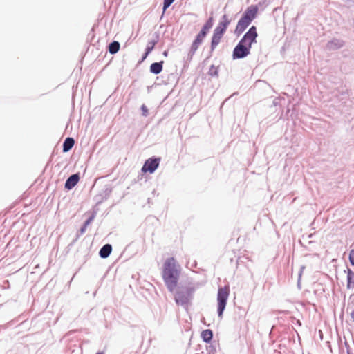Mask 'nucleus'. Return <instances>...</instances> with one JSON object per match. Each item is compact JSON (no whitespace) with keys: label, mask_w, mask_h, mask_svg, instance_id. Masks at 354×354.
<instances>
[{"label":"nucleus","mask_w":354,"mask_h":354,"mask_svg":"<svg viewBox=\"0 0 354 354\" xmlns=\"http://www.w3.org/2000/svg\"><path fill=\"white\" fill-rule=\"evenodd\" d=\"M180 274V267L174 257L166 259L162 268V279L170 292H173L178 286Z\"/></svg>","instance_id":"f257e3e1"},{"label":"nucleus","mask_w":354,"mask_h":354,"mask_svg":"<svg viewBox=\"0 0 354 354\" xmlns=\"http://www.w3.org/2000/svg\"><path fill=\"white\" fill-rule=\"evenodd\" d=\"M230 21L229 20L227 15H223V20L220 21L218 26L214 29L212 41H211V49L213 50L221 42V40L225 32L227 26H229Z\"/></svg>","instance_id":"f03ea898"},{"label":"nucleus","mask_w":354,"mask_h":354,"mask_svg":"<svg viewBox=\"0 0 354 354\" xmlns=\"http://www.w3.org/2000/svg\"><path fill=\"white\" fill-rule=\"evenodd\" d=\"M230 295V288L228 286L220 288L218 290L217 301H218V313L221 317L225 310L227 300Z\"/></svg>","instance_id":"7ed1b4c3"},{"label":"nucleus","mask_w":354,"mask_h":354,"mask_svg":"<svg viewBox=\"0 0 354 354\" xmlns=\"http://www.w3.org/2000/svg\"><path fill=\"white\" fill-rule=\"evenodd\" d=\"M250 48L245 45V43H242V41H240L238 45L234 49L233 58H243L250 54Z\"/></svg>","instance_id":"20e7f679"},{"label":"nucleus","mask_w":354,"mask_h":354,"mask_svg":"<svg viewBox=\"0 0 354 354\" xmlns=\"http://www.w3.org/2000/svg\"><path fill=\"white\" fill-rule=\"evenodd\" d=\"M257 32L255 26H252L248 31L244 35L243 38L241 39L242 43H245V45L251 48L252 44L256 42L257 37Z\"/></svg>","instance_id":"39448f33"},{"label":"nucleus","mask_w":354,"mask_h":354,"mask_svg":"<svg viewBox=\"0 0 354 354\" xmlns=\"http://www.w3.org/2000/svg\"><path fill=\"white\" fill-rule=\"evenodd\" d=\"M160 158H149L147 160L142 167V171L144 173H153L158 168L160 163Z\"/></svg>","instance_id":"423d86ee"},{"label":"nucleus","mask_w":354,"mask_h":354,"mask_svg":"<svg viewBox=\"0 0 354 354\" xmlns=\"http://www.w3.org/2000/svg\"><path fill=\"white\" fill-rule=\"evenodd\" d=\"M257 12V6L252 5L247 8L242 17L251 23L252 20L256 17Z\"/></svg>","instance_id":"0eeeda50"},{"label":"nucleus","mask_w":354,"mask_h":354,"mask_svg":"<svg viewBox=\"0 0 354 354\" xmlns=\"http://www.w3.org/2000/svg\"><path fill=\"white\" fill-rule=\"evenodd\" d=\"M189 293L178 291L176 293L175 301L178 305H185L189 303Z\"/></svg>","instance_id":"6e6552de"},{"label":"nucleus","mask_w":354,"mask_h":354,"mask_svg":"<svg viewBox=\"0 0 354 354\" xmlns=\"http://www.w3.org/2000/svg\"><path fill=\"white\" fill-rule=\"evenodd\" d=\"M251 23L246 19L241 17L236 26L235 28V33L237 35H240L241 33H243L245 30L247 28V27Z\"/></svg>","instance_id":"1a4fd4ad"},{"label":"nucleus","mask_w":354,"mask_h":354,"mask_svg":"<svg viewBox=\"0 0 354 354\" xmlns=\"http://www.w3.org/2000/svg\"><path fill=\"white\" fill-rule=\"evenodd\" d=\"M80 180V176L78 174L71 175L65 183V188L67 189H71L74 187Z\"/></svg>","instance_id":"9d476101"},{"label":"nucleus","mask_w":354,"mask_h":354,"mask_svg":"<svg viewBox=\"0 0 354 354\" xmlns=\"http://www.w3.org/2000/svg\"><path fill=\"white\" fill-rule=\"evenodd\" d=\"M112 250V247L109 244L104 245L100 250V255L102 258L108 257Z\"/></svg>","instance_id":"9b49d317"},{"label":"nucleus","mask_w":354,"mask_h":354,"mask_svg":"<svg viewBox=\"0 0 354 354\" xmlns=\"http://www.w3.org/2000/svg\"><path fill=\"white\" fill-rule=\"evenodd\" d=\"M163 62L153 63L150 66V71L154 74H159L162 70Z\"/></svg>","instance_id":"f8f14e48"},{"label":"nucleus","mask_w":354,"mask_h":354,"mask_svg":"<svg viewBox=\"0 0 354 354\" xmlns=\"http://www.w3.org/2000/svg\"><path fill=\"white\" fill-rule=\"evenodd\" d=\"M75 141L72 138H67L63 144V151H68L74 145Z\"/></svg>","instance_id":"ddd939ff"},{"label":"nucleus","mask_w":354,"mask_h":354,"mask_svg":"<svg viewBox=\"0 0 354 354\" xmlns=\"http://www.w3.org/2000/svg\"><path fill=\"white\" fill-rule=\"evenodd\" d=\"M213 337L212 331L209 329H206L201 333V337L205 342H209Z\"/></svg>","instance_id":"4468645a"},{"label":"nucleus","mask_w":354,"mask_h":354,"mask_svg":"<svg viewBox=\"0 0 354 354\" xmlns=\"http://www.w3.org/2000/svg\"><path fill=\"white\" fill-rule=\"evenodd\" d=\"M120 49V44L118 41H113L109 46V51L111 54L116 53Z\"/></svg>","instance_id":"2eb2a0df"},{"label":"nucleus","mask_w":354,"mask_h":354,"mask_svg":"<svg viewBox=\"0 0 354 354\" xmlns=\"http://www.w3.org/2000/svg\"><path fill=\"white\" fill-rule=\"evenodd\" d=\"M156 45V41H151L148 43L147 46L146 48V52L142 57V61L145 60L148 55L151 52Z\"/></svg>","instance_id":"dca6fc26"},{"label":"nucleus","mask_w":354,"mask_h":354,"mask_svg":"<svg viewBox=\"0 0 354 354\" xmlns=\"http://www.w3.org/2000/svg\"><path fill=\"white\" fill-rule=\"evenodd\" d=\"M212 18H210L208 21L203 26L202 30H201V32H205V35H207V31L212 28Z\"/></svg>","instance_id":"f3484780"},{"label":"nucleus","mask_w":354,"mask_h":354,"mask_svg":"<svg viewBox=\"0 0 354 354\" xmlns=\"http://www.w3.org/2000/svg\"><path fill=\"white\" fill-rule=\"evenodd\" d=\"M200 44H199L198 41H196L195 40L193 41L191 48H190V53H192V55H193L195 53V52L198 48V46H200Z\"/></svg>","instance_id":"a211bd4d"},{"label":"nucleus","mask_w":354,"mask_h":354,"mask_svg":"<svg viewBox=\"0 0 354 354\" xmlns=\"http://www.w3.org/2000/svg\"><path fill=\"white\" fill-rule=\"evenodd\" d=\"M206 35L205 32H199L196 39H194L195 41H198L199 44H201L203 39L205 37Z\"/></svg>","instance_id":"6ab92c4d"},{"label":"nucleus","mask_w":354,"mask_h":354,"mask_svg":"<svg viewBox=\"0 0 354 354\" xmlns=\"http://www.w3.org/2000/svg\"><path fill=\"white\" fill-rule=\"evenodd\" d=\"M174 1V0H164L163 12H165Z\"/></svg>","instance_id":"aec40b11"},{"label":"nucleus","mask_w":354,"mask_h":354,"mask_svg":"<svg viewBox=\"0 0 354 354\" xmlns=\"http://www.w3.org/2000/svg\"><path fill=\"white\" fill-rule=\"evenodd\" d=\"M349 261L352 266H354V249L351 250L350 252Z\"/></svg>","instance_id":"412c9836"},{"label":"nucleus","mask_w":354,"mask_h":354,"mask_svg":"<svg viewBox=\"0 0 354 354\" xmlns=\"http://www.w3.org/2000/svg\"><path fill=\"white\" fill-rule=\"evenodd\" d=\"M353 279H354V274L353 273V272L351 270H348V285L350 284V283L351 282V281Z\"/></svg>","instance_id":"4be33fe9"},{"label":"nucleus","mask_w":354,"mask_h":354,"mask_svg":"<svg viewBox=\"0 0 354 354\" xmlns=\"http://www.w3.org/2000/svg\"><path fill=\"white\" fill-rule=\"evenodd\" d=\"M142 110L143 111V115H147L148 109H147V108L145 105H142Z\"/></svg>","instance_id":"5701e85b"},{"label":"nucleus","mask_w":354,"mask_h":354,"mask_svg":"<svg viewBox=\"0 0 354 354\" xmlns=\"http://www.w3.org/2000/svg\"><path fill=\"white\" fill-rule=\"evenodd\" d=\"M92 218H89L87 221H86L84 225L85 227H87V225L91 222Z\"/></svg>","instance_id":"b1692460"},{"label":"nucleus","mask_w":354,"mask_h":354,"mask_svg":"<svg viewBox=\"0 0 354 354\" xmlns=\"http://www.w3.org/2000/svg\"><path fill=\"white\" fill-rule=\"evenodd\" d=\"M86 229V227L84 225V226L81 228V232L84 233Z\"/></svg>","instance_id":"393cba45"},{"label":"nucleus","mask_w":354,"mask_h":354,"mask_svg":"<svg viewBox=\"0 0 354 354\" xmlns=\"http://www.w3.org/2000/svg\"><path fill=\"white\" fill-rule=\"evenodd\" d=\"M351 315L352 317V318L354 319V311H353L351 313Z\"/></svg>","instance_id":"a878e982"},{"label":"nucleus","mask_w":354,"mask_h":354,"mask_svg":"<svg viewBox=\"0 0 354 354\" xmlns=\"http://www.w3.org/2000/svg\"><path fill=\"white\" fill-rule=\"evenodd\" d=\"M163 54H164L165 56H167V52L165 51Z\"/></svg>","instance_id":"bb28decb"},{"label":"nucleus","mask_w":354,"mask_h":354,"mask_svg":"<svg viewBox=\"0 0 354 354\" xmlns=\"http://www.w3.org/2000/svg\"><path fill=\"white\" fill-rule=\"evenodd\" d=\"M96 354H103V353H96Z\"/></svg>","instance_id":"cd10ccee"}]
</instances>
